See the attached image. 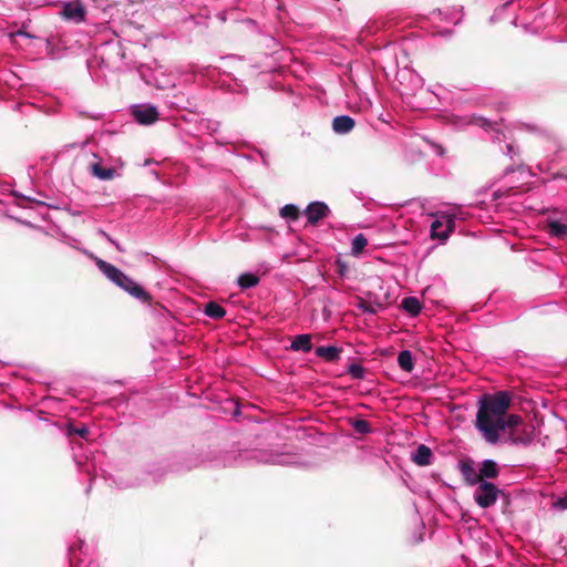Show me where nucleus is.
Wrapping results in <instances>:
<instances>
[{"label": "nucleus", "mask_w": 567, "mask_h": 567, "mask_svg": "<svg viewBox=\"0 0 567 567\" xmlns=\"http://www.w3.org/2000/svg\"><path fill=\"white\" fill-rule=\"evenodd\" d=\"M512 396L506 391L484 394L478 401L475 426L489 444H497L501 432L507 431L508 441L528 446L535 439V427L524 422L518 414H508Z\"/></svg>", "instance_id": "f257e3e1"}, {"label": "nucleus", "mask_w": 567, "mask_h": 567, "mask_svg": "<svg viewBox=\"0 0 567 567\" xmlns=\"http://www.w3.org/2000/svg\"><path fill=\"white\" fill-rule=\"evenodd\" d=\"M502 491L495 484L482 482L474 493V499L480 507L488 508L496 503Z\"/></svg>", "instance_id": "f03ea898"}, {"label": "nucleus", "mask_w": 567, "mask_h": 567, "mask_svg": "<svg viewBox=\"0 0 567 567\" xmlns=\"http://www.w3.org/2000/svg\"><path fill=\"white\" fill-rule=\"evenodd\" d=\"M95 265L99 268L101 272L105 275V277L111 280L113 284L118 286L124 290V287L127 286L128 281L132 279L128 276H126L123 271H121L118 268L113 266L112 264L101 259V258H94Z\"/></svg>", "instance_id": "7ed1b4c3"}, {"label": "nucleus", "mask_w": 567, "mask_h": 567, "mask_svg": "<svg viewBox=\"0 0 567 567\" xmlns=\"http://www.w3.org/2000/svg\"><path fill=\"white\" fill-rule=\"evenodd\" d=\"M132 114L134 118L143 125H150L157 121L158 112L153 105H138L133 107Z\"/></svg>", "instance_id": "20e7f679"}, {"label": "nucleus", "mask_w": 567, "mask_h": 567, "mask_svg": "<svg viewBox=\"0 0 567 567\" xmlns=\"http://www.w3.org/2000/svg\"><path fill=\"white\" fill-rule=\"evenodd\" d=\"M329 212L328 205L323 202H313L307 206L305 214L308 221L311 225H316L320 219L327 217Z\"/></svg>", "instance_id": "39448f33"}, {"label": "nucleus", "mask_w": 567, "mask_h": 567, "mask_svg": "<svg viewBox=\"0 0 567 567\" xmlns=\"http://www.w3.org/2000/svg\"><path fill=\"white\" fill-rule=\"evenodd\" d=\"M62 16L76 23L84 21L85 9L80 2H68L63 6Z\"/></svg>", "instance_id": "423d86ee"}, {"label": "nucleus", "mask_w": 567, "mask_h": 567, "mask_svg": "<svg viewBox=\"0 0 567 567\" xmlns=\"http://www.w3.org/2000/svg\"><path fill=\"white\" fill-rule=\"evenodd\" d=\"M460 472L464 481L473 486L481 483L480 473L473 466L472 461H463L460 463Z\"/></svg>", "instance_id": "0eeeda50"}, {"label": "nucleus", "mask_w": 567, "mask_h": 567, "mask_svg": "<svg viewBox=\"0 0 567 567\" xmlns=\"http://www.w3.org/2000/svg\"><path fill=\"white\" fill-rule=\"evenodd\" d=\"M124 291L130 293L132 297L138 299L144 303L151 305L152 296L136 281L131 279L126 287H124Z\"/></svg>", "instance_id": "6e6552de"}, {"label": "nucleus", "mask_w": 567, "mask_h": 567, "mask_svg": "<svg viewBox=\"0 0 567 567\" xmlns=\"http://www.w3.org/2000/svg\"><path fill=\"white\" fill-rule=\"evenodd\" d=\"M481 483L487 482L486 478H496L499 475V466L493 460H484L478 468Z\"/></svg>", "instance_id": "1a4fd4ad"}, {"label": "nucleus", "mask_w": 567, "mask_h": 567, "mask_svg": "<svg viewBox=\"0 0 567 567\" xmlns=\"http://www.w3.org/2000/svg\"><path fill=\"white\" fill-rule=\"evenodd\" d=\"M432 456V450L425 444H420L412 455V461L419 466H426L431 464Z\"/></svg>", "instance_id": "9d476101"}, {"label": "nucleus", "mask_w": 567, "mask_h": 567, "mask_svg": "<svg viewBox=\"0 0 567 567\" xmlns=\"http://www.w3.org/2000/svg\"><path fill=\"white\" fill-rule=\"evenodd\" d=\"M89 169L94 177L101 181H111L114 178L116 174V171L114 168H105L101 165L100 162L91 163Z\"/></svg>", "instance_id": "9b49d317"}, {"label": "nucleus", "mask_w": 567, "mask_h": 567, "mask_svg": "<svg viewBox=\"0 0 567 567\" xmlns=\"http://www.w3.org/2000/svg\"><path fill=\"white\" fill-rule=\"evenodd\" d=\"M355 125L354 120L348 115H341L333 118L332 128L336 133H349Z\"/></svg>", "instance_id": "f8f14e48"}, {"label": "nucleus", "mask_w": 567, "mask_h": 567, "mask_svg": "<svg viewBox=\"0 0 567 567\" xmlns=\"http://www.w3.org/2000/svg\"><path fill=\"white\" fill-rule=\"evenodd\" d=\"M293 351L310 352L312 350V341L310 334H298L293 338L290 344Z\"/></svg>", "instance_id": "ddd939ff"}, {"label": "nucleus", "mask_w": 567, "mask_h": 567, "mask_svg": "<svg viewBox=\"0 0 567 567\" xmlns=\"http://www.w3.org/2000/svg\"><path fill=\"white\" fill-rule=\"evenodd\" d=\"M341 350L337 347H318L316 349V354L323 359L327 362H334L339 359Z\"/></svg>", "instance_id": "4468645a"}, {"label": "nucleus", "mask_w": 567, "mask_h": 567, "mask_svg": "<svg viewBox=\"0 0 567 567\" xmlns=\"http://www.w3.org/2000/svg\"><path fill=\"white\" fill-rule=\"evenodd\" d=\"M546 229L550 236L564 239L567 237V225L558 220H548Z\"/></svg>", "instance_id": "2eb2a0df"}, {"label": "nucleus", "mask_w": 567, "mask_h": 567, "mask_svg": "<svg viewBox=\"0 0 567 567\" xmlns=\"http://www.w3.org/2000/svg\"><path fill=\"white\" fill-rule=\"evenodd\" d=\"M204 313L212 319H223L226 316V309L215 301H209L204 307Z\"/></svg>", "instance_id": "dca6fc26"}, {"label": "nucleus", "mask_w": 567, "mask_h": 567, "mask_svg": "<svg viewBox=\"0 0 567 567\" xmlns=\"http://www.w3.org/2000/svg\"><path fill=\"white\" fill-rule=\"evenodd\" d=\"M398 364L405 372H412L414 369V359L409 350H403L398 355Z\"/></svg>", "instance_id": "f3484780"}, {"label": "nucleus", "mask_w": 567, "mask_h": 567, "mask_svg": "<svg viewBox=\"0 0 567 567\" xmlns=\"http://www.w3.org/2000/svg\"><path fill=\"white\" fill-rule=\"evenodd\" d=\"M401 307L411 316H417L421 312L422 305L415 297H406L402 300Z\"/></svg>", "instance_id": "a211bd4d"}, {"label": "nucleus", "mask_w": 567, "mask_h": 567, "mask_svg": "<svg viewBox=\"0 0 567 567\" xmlns=\"http://www.w3.org/2000/svg\"><path fill=\"white\" fill-rule=\"evenodd\" d=\"M237 282L241 289H249L259 284V278L254 274L246 272L238 277Z\"/></svg>", "instance_id": "6ab92c4d"}, {"label": "nucleus", "mask_w": 567, "mask_h": 567, "mask_svg": "<svg viewBox=\"0 0 567 567\" xmlns=\"http://www.w3.org/2000/svg\"><path fill=\"white\" fill-rule=\"evenodd\" d=\"M280 216L290 220H297L300 216V212L296 205L287 204L280 208Z\"/></svg>", "instance_id": "aec40b11"}, {"label": "nucleus", "mask_w": 567, "mask_h": 567, "mask_svg": "<svg viewBox=\"0 0 567 567\" xmlns=\"http://www.w3.org/2000/svg\"><path fill=\"white\" fill-rule=\"evenodd\" d=\"M367 245H368V239L362 234L357 235L352 241V248H351L352 255H354V256L360 255Z\"/></svg>", "instance_id": "412c9836"}, {"label": "nucleus", "mask_w": 567, "mask_h": 567, "mask_svg": "<svg viewBox=\"0 0 567 567\" xmlns=\"http://www.w3.org/2000/svg\"><path fill=\"white\" fill-rule=\"evenodd\" d=\"M352 426L355 430V432L360 434H367L371 432V424L363 419H357L352 422Z\"/></svg>", "instance_id": "4be33fe9"}, {"label": "nucleus", "mask_w": 567, "mask_h": 567, "mask_svg": "<svg viewBox=\"0 0 567 567\" xmlns=\"http://www.w3.org/2000/svg\"><path fill=\"white\" fill-rule=\"evenodd\" d=\"M358 307L363 311V312H369V313H377L378 309H380L382 307L381 303H375V305H372L371 302L364 300V299H359V302H358Z\"/></svg>", "instance_id": "5701e85b"}, {"label": "nucleus", "mask_w": 567, "mask_h": 567, "mask_svg": "<svg viewBox=\"0 0 567 567\" xmlns=\"http://www.w3.org/2000/svg\"><path fill=\"white\" fill-rule=\"evenodd\" d=\"M364 368L358 363H352L348 368V373L357 380H361L364 378Z\"/></svg>", "instance_id": "b1692460"}, {"label": "nucleus", "mask_w": 567, "mask_h": 567, "mask_svg": "<svg viewBox=\"0 0 567 567\" xmlns=\"http://www.w3.org/2000/svg\"><path fill=\"white\" fill-rule=\"evenodd\" d=\"M442 226L439 220H435L431 226V231L433 237H437L440 239H445L449 236V231L444 230L442 233L437 231V229Z\"/></svg>", "instance_id": "393cba45"}, {"label": "nucleus", "mask_w": 567, "mask_h": 567, "mask_svg": "<svg viewBox=\"0 0 567 567\" xmlns=\"http://www.w3.org/2000/svg\"><path fill=\"white\" fill-rule=\"evenodd\" d=\"M78 434L79 436H81L82 439H86L87 435H89V429L84 425L80 426V427H74V429H71L70 430V434Z\"/></svg>", "instance_id": "a878e982"}, {"label": "nucleus", "mask_w": 567, "mask_h": 567, "mask_svg": "<svg viewBox=\"0 0 567 567\" xmlns=\"http://www.w3.org/2000/svg\"><path fill=\"white\" fill-rule=\"evenodd\" d=\"M336 264H337V267H338V270H337L338 274L340 276H344L347 274V271H348V266L346 265V262L340 260V259H338Z\"/></svg>", "instance_id": "bb28decb"}, {"label": "nucleus", "mask_w": 567, "mask_h": 567, "mask_svg": "<svg viewBox=\"0 0 567 567\" xmlns=\"http://www.w3.org/2000/svg\"><path fill=\"white\" fill-rule=\"evenodd\" d=\"M476 122H477V125H480V126H482V127H484L486 130L487 128H492V126H493V124L488 120H486L484 117H478L476 120Z\"/></svg>", "instance_id": "cd10ccee"}, {"label": "nucleus", "mask_w": 567, "mask_h": 567, "mask_svg": "<svg viewBox=\"0 0 567 567\" xmlns=\"http://www.w3.org/2000/svg\"><path fill=\"white\" fill-rule=\"evenodd\" d=\"M557 505L561 508H567V494L563 498L558 499Z\"/></svg>", "instance_id": "c85d7f7f"}, {"label": "nucleus", "mask_w": 567, "mask_h": 567, "mask_svg": "<svg viewBox=\"0 0 567 567\" xmlns=\"http://www.w3.org/2000/svg\"><path fill=\"white\" fill-rule=\"evenodd\" d=\"M507 150H508V152H512V151H513V145H512V144H508V145H507Z\"/></svg>", "instance_id": "c756f323"}]
</instances>
